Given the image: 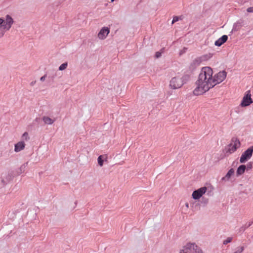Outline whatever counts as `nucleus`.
Masks as SVG:
<instances>
[{
  "label": "nucleus",
  "mask_w": 253,
  "mask_h": 253,
  "mask_svg": "<svg viewBox=\"0 0 253 253\" xmlns=\"http://www.w3.org/2000/svg\"><path fill=\"white\" fill-rule=\"evenodd\" d=\"M212 70L211 67H205L202 68L196 82L197 86L193 90L195 95L202 94L213 87Z\"/></svg>",
  "instance_id": "obj_1"
},
{
  "label": "nucleus",
  "mask_w": 253,
  "mask_h": 253,
  "mask_svg": "<svg viewBox=\"0 0 253 253\" xmlns=\"http://www.w3.org/2000/svg\"><path fill=\"white\" fill-rule=\"evenodd\" d=\"M240 146V142L239 140L235 137H233L231 139V143L228 144L225 148L224 151L226 156L235 152L238 148Z\"/></svg>",
  "instance_id": "obj_2"
},
{
  "label": "nucleus",
  "mask_w": 253,
  "mask_h": 253,
  "mask_svg": "<svg viewBox=\"0 0 253 253\" xmlns=\"http://www.w3.org/2000/svg\"><path fill=\"white\" fill-rule=\"evenodd\" d=\"M226 75L227 73L225 71H220L215 74L212 78L213 87L217 84L222 82L225 79Z\"/></svg>",
  "instance_id": "obj_3"
},
{
  "label": "nucleus",
  "mask_w": 253,
  "mask_h": 253,
  "mask_svg": "<svg viewBox=\"0 0 253 253\" xmlns=\"http://www.w3.org/2000/svg\"><path fill=\"white\" fill-rule=\"evenodd\" d=\"M184 248L191 253H203L201 249L195 243H188Z\"/></svg>",
  "instance_id": "obj_4"
},
{
  "label": "nucleus",
  "mask_w": 253,
  "mask_h": 253,
  "mask_svg": "<svg viewBox=\"0 0 253 253\" xmlns=\"http://www.w3.org/2000/svg\"><path fill=\"white\" fill-rule=\"evenodd\" d=\"M253 146L249 147L247 150L244 151L240 159L241 163H244L250 159L253 155Z\"/></svg>",
  "instance_id": "obj_5"
},
{
  "label": "nucleus",
  "mask_w": 253,
  "mask_h": 253,
  "mask_svg": "<svg viewBox=\"0 0 253 253\" xmlns=\"http://www.w3.org/2000/svg\"><path fill=\"white\" fill-rule=\"evenodd\" d=\"M251 96V91L250 90L247 91L243 98L240 105L242 107H247L251 105L253 102Z\"/></svg>",
  "instance_id": "obj_6"
},
{
  "label": "nucleus",
  "mask_w": 253,
  "mask_h": 253,
  "mask_svg": "<svg viewBox=\"0 0 253 253\" xmlns=\"http://www.w3.org/2000/svg\"><path fill=\"white\" fill-rule=\"evenodd\" d=\"M182 85L183 83L181 82V81L179 77H173L170 81L169 86L173 89L179 88Z\"/></svg>",
  "instance_id": "obj_7"
},
{
  "label": "nucleus",
  "mask_w": 253,
  "mask_h": 253,
  "mask_svg": "<svg viewBox=\"0 0 253 253\" xmlns=\"http://www.w3.org/2000/svg\"><path fill=\"white\" fill-rule=\"evenodd\" d=\"M207 190L206 187H202L198 190H195L192 193V197L195 200L200 199L202 196L205 193Z\"/></svg>",
  "instance_id": "obj_8"
},
{
  "label": "nucleus",
  "mask_w": 253,
  "mask_h": 253,
  "mask_svg": "<svg viewBox=\"0 0 253 253\" xmlns=\"http://www.w3.org/2000/svg\"><path fill=\"white\" fill-rule=\"evenodd\" d=\"M110 32V29L107 27H103L98 34V38L100 40H104Z\"/></svg>",
  "instance_id": "obj_9"
},
{
  "label": "nucleus",
  "mask_w": 253,
  "mask_h": 253,
  "mask_svg": "<svg viewBox=\"0 0 253 253\" xmlns=\"http://www.w3.org/2000/svg\"><path fill=\"white\" fill-rule=\"evenodd\" d=\"M14 23L13 18L9 15H6L5 22L4 21V29L9 30Z\"/></svg>",
  "instance_id": "obj_10"
},
{
  "label": "nucleus",
  "mask_w": 253,
  "mask_h": 253,
  "mask_svg": "<svg viewBox=\"0 0 253 253\" xmlns=\"http://www.w3.org/2000/svg\"><path fill=\"white\" fill-rule=\"evenodd\" d=\"M244 21L243 20H239L235 22L233 26L232 31L230 33L232 34L233 32L238 31L243 25Z\"/></svg>",
  "instance_id": "obj_11"
},
{
  "label": "nucleus",
  "mask_w": 253,
  "mask_h": 253,
  "mask_svg": "<svg viewBox=\"0 0 253 253\" xmlns=\"http://www.w3.org/2000/svg\"><path fill=\"white\" fill-rule=\"evenodd\" d=\"M228 40V36L224 35L216 40L214 42V45L217 46H220Z\"/></svg>",
  "instance_id": "obj_12"
},
{
  "label": "nucleus",
  "mask_w": 253,
  "mask_h": 253,
  "mask_svg": "<svg viewBox=\"0 0 253 253\" xmlns=\"http://www.w3.org/2000/svg\"><path fill=\"white\" fill-rule=\"evenodd\" d=\"M25 144L24 141H20L16 143L14 145V151L15 152H19L25 148Z\"/></svg>",
  "instance_id": "obj_13"
},
{
  "label": "nucleus",
  "mask_w": 253,
  "mask_h": 253,
  "mask_svg": "<svg viewBox=\"0 0 253 253\" xmlns=\"http://www.w3.org/2000/svg\"><path fill=\"white\" fill-rule=\"evenodd\" d=\"M202 62L201 58H197L195 59L190 65V68L191 69H194L199 66Z\"/></svg>",
  "instance_id": "obj_14"
},
{
  "label": "nucleus",
  "mask_w": 253,
  "mask_h": 253,
  "mask_svg": "<svg viewBox=\"0 0 253 253\" xmlns=\"http://www.w3.org/2000/svg\"><path fill=\"white\" fill-rule=\"evenodd\" d=\"M246 169V166L244 165H240L237 169L236 171V175L237 176H239L243 174Z\"/></svg>",
  "instance_id": "obj_15"
},
{
  "label": "nucleus",
  "mask_w": 253,
  "mask_h": 253,
  "mask_svg": "<svg viewBox=\"0 0 253 253\" xmlns=\"http://www.w3.org/2000/svg\"><path fill=\"white\" fill-rule=\"evenodd\" d=\"M13 178V175L12 173L9 172L5 175V179H4V178H2L1 181L4 184H5L7 182H9Z\"/></svg>",
  "instance_id": "obj_16"
},
{
  "label": "nucleus",
  "mask_w": 253,
  "mask_h": 253,
  "mask_svg": "<svg viewBox=\"0 0 253 253\" xmlns=\"http://www.w3.org/2000/svg\"><path fill=\"white\" fill-rule=\"evenodd\" d=\"M234 173V170L233 168H231L229 170L225 176L222 178V180H228Z\"/></svg>",
  "instance_id": "obj_17"
},
{
  "label": "nucleus",
  "mask_w": 253,
  "mask_h": 253,
  "mask_svg": "<svg viewBox=\"0 0 253 253\" xmlns=\"http://www.w3.org/2000/svg\"><path fill=\"white\" fill-rule=\"evenodd\" d=\"M28 162H27L23 164L22 165H21V167L17 170V174L19 175L23 173L25 171L26 167L28 166Z\"/></svg>",
  "instance_id": "obj_18"
},
{
  "label": "nucleus",
  "mask_w": 253,
  "mask_h": 253,
  "mask_svg": "<svg viewBox=\"0 0 253 253\" xmlns=\"http://www.w3.org/2000/svg\"><path fill=\"white\" fill-rule=\"evenodd\" d=\"M42 120L44 124L46 125H52L55 121L54 120H53L47 116H43Z\"/></svg>",
  "instance_id": "obj_19"
},
{
  "label": "nucleus",
  "mask_w": 253,
  "mask_h": 253,
  "mask_svg": "<svg viewBox=\"0 0 253 253\" xmlns=\"http://www.w3.org/2000/svg\"><path fill=\"white\" fill-rule=\"evenodd\" d=\"M190 77L188 75H184L181 78H180V79L181 81V82L183 83V85L186 84L187 81L189 80Z\"/></svg>",
  "instance_id": "obj_20"
},
{
  "label": "nucleus",
  "mask_w": 253,
  "mask_h": 253,
  "mask_svg": "<svg viewBox=\"0 0 253 253\" xmlns=\"http://www.w3.org/2000/svg\"><path fill=\"white\" fill-rule=\"evenodd\" d=\"M98 164L100 166L102 167L103 165L104 160L103 159V156L102 155H100L97 159Z\"/></svg>",
  "instance_id": "obj_21"
},
{
  "label": "nucleus",
  "mask_w": 253,
  "mask_h": 253,
  "mask_svg": "<svg viewBox=\"0 0 253 253\" xmlns=\"http://www.w3.org/2000/svg\"><path fill=\"white\" fill-rule=\"evenodd\" d=\"M67 66L68 64L66 62L62 64L59 67V70L63 71L65 70L67 67Z\"/></svg>",
  "instance_id": "obj_22"
},
{
  "label": "nucleus",
  "mask_w": 253,
  "mask_h": 253,
  "mask_svg": "<svg viewBox=\"0 0 253 253\" xmlns=\"http://www.w3.org/2000/svg\"><path fill=\"white\" fill-rule=\"evenodd\" d=\"M244 250V247H238L233 253H242Z\"/></svg>",
  "instance_id": "obj_23"
},
{
  "label": "nucleus",
  "mask_w": 253,
  "mask_h": 253,
  "mask_svg": "<svg viewBox=\"0 0 253 253\" xmlns=\"http://www.w3.org/2000/svg\"><path fill=\"white\" fill-rule=\"evenodd\" d=\"M182 19L181 16H174L172 21V24L178 21L179 20Z\"/></svg>",
  "instance_id": "obj_24"
},
{
  "label": "nucleus",
  "mask_w": 253,
  "mask_h": 253,
  "mask_svg": "<svg viewBox=\"0 0 253 253\" xmlns=\"http://www.w3.org/2000/svg\"><path fill=\"white\" fill-rule=\"evenodd\" d=\"M232 241V238L230 237L227 238L225 240L223 241V244L226 245L229 243H230Z\"/></svg>",
  "instance_id": "obj_25"
},
{
  "label": "nucleus",
  "mask_w": 253,
  "mask_h": 253,
  "mask_svg": "<svg viewBox=\"0 0 253 253\" xmlns=\"http://www.w3.org/2000/svg\"><path fill=\"white\" fill-rule=\"evenodd\" d=\"M252 168H253L252 163V162L248 163L246 166V169H247V170L251 169H252Z\"/></svg>",
  "instance_id": "obj_26"
},
{
  "label": "nucleus",
  "mask_w": 253,
  "mask_h": 253,
  "mask_svg": "<svg viewBox=\"0 0 253 253\" xmlns=\"http://www.w3.org/2000/svg\"><path fill=\"white\" fill-rule=\"evenodd\" d=\"M4 20L0 18V27L4 29Z\"/></svg>",
  "instance_id": "obj_27"
},
{
  "label": "nucleus",
  "mask_w": 253,
  "mask_h": 253,
  "mask_svg": "<svg viewBox=\"0 0 253 253\" xmlns=\"http://www.w3.org/2000/svg\"><path fill=\"white\" fill-rule=\"evenodd\" d=\"M28 136V134L27 132H24L22 135L23 138H24L26 140H27L28 139H29Z\"/></svg>",
  "instance_id": "obj_28"
},
{
  "label": "nucleus",
  "mask_w": 253,
  "mask_h": 253,
  "mask_svg": "<svg viewBox=\"0 0 253 253\" xmlns=\"http://www.w3.org/2000/svg\"><path fill=\"white\" fill-rule=\"evenodd\" d=\"M253 223V220L250 221L248 224H246V228H248L251 226Z\"/></svg>",
  "instance_id": "obj_29"
},
{
  "label": "nucleus",
  "mask_w": 253,
  "mask_h": 253,
  "mask_svg": "<svg viewBox=\"0 0 253 253\" xmlns=\"http://www.w3.org/2000/svg\"><path fill=\"white\" fill-rule=\"evenodd\" d=\"M247 12L250 13H253V7H249L247 9Z\"/></svg>",
  "instance_id": "obj_30"
},
{
  "label": "nucleus",
  "mask_w": 253,
  "mask_h": 253,
  "mask_svg": "<svg viewBox=\"0 0 253 253\" xmlns=\"http://www.w3.org/2000/svg\"><path fill=\"white\" fill-rule=\"evenodd\" d=\"M161 56V53L160 52H156V53H155V57L158 58H159Z\"/></svg>",
  "instance_id": "obj_31"
},
{
  "label": "nucleus",
  "mask_w": 253,
  "mask_h": 253,
  "mask_svg": "<svg viewBox=\"0 0 253 253\" xmlns=\"http://www.w3.org/2000/svg\"><path fill=\"white\" fill-rule=\"evenodd\" d=\"M46 77V75H44L43 76H42L41 78H40V80L42 81V82H43L45 81V78Z\"/></svg>",
  "instance_id": "obj_32"
},
{
  "label": "nucleus",
  "mask_w": 253,
  "mask_h": 253,
  "mask_svg": "<svg viewBox=\"0 0 253 253\" xmlns=\"http://www.w3.org/2000/svg\"><path fill=\"white\" fill-rule=\"evenodd\" d=\"M185 206H186V207H187V208H189V204H188V203H186L185 204Z\"/></svg>",
  "instance_id": "obj_33"
},
{
  "label": "nucleus",
  "mask_w": 253,
  "mask_h": 253,
  "mask_svg": "<svg viewBox=\"0 0 253 253\" xmlns=\"http://www.w3.org/2000/svg\"><path fill=\"white\" fill-rule=\"evenodd\" d=\"M56 76V72H55L54 75L52 77V79L54 78Z\"/></svg>",
  "instance_id": "obj_34"
},
{
  "label": "nucleus",
  "mask_w": 253,
  "mask_h": 253,
  "mask_svg": "<svg viewBox=\"0 0 253 253\" xmlns=\"http://www.w3.org/2000/svg\"><path fill=\"white\" fill-rule=\"evenodd\" d=\"M3 35H4V34H3V33H1V34H0V37H2L3 36Z\"/></svg>",
  "instance_id": "obj_35"
},
{
  "label": "nucleus",
  "mask_w": 253,
  "mask_h": 253,
  "mask_svg": "<svg viewBox=\"0 0 253 253\" xmlns=\"http://www.w3.org/2000/svg\"><path fill=\"white\" fill-rule=\"evenodd\" d=\"M187 49L186 48H184L183 49V50H184V52H185L186 50Z\"/></svg>",
  "instance_id": "obj_36"
},
{
  "label": "nucleus",
  "mask_w": 253,
  "mask_h": 253,
  "mask_svg": "<svg viewBox=\"0 0 253 253\" xmlns=\"http://www.w3.org/2000/svg\"><path fill=\"white\" fill-rule=\"evenodd\" d=\"M112 2H114L115 1V0H110Z\"/></svg>",
  "instance_id": "obj_37"
}]
</instances>
